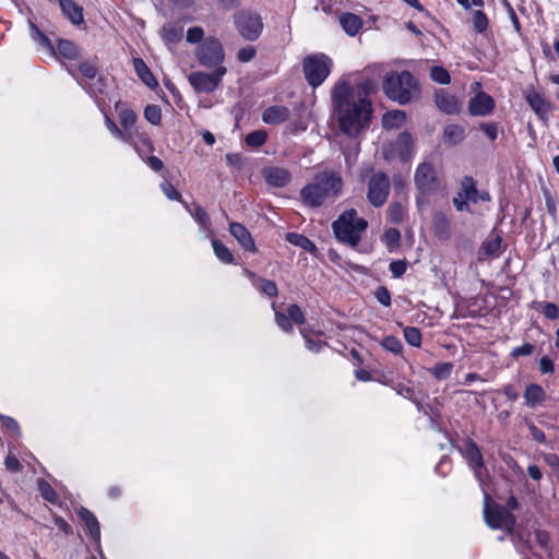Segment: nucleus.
I'll list each match as a JSON object with an SVG mask.
<instances>
[{
  "mask_svg": "<svg viewBox=\"0 0 559 559\" xmlns=\"http://www.w3.org/2000/svg\"><path fill=\"white\" fill-rule=\"evenodd\" d=\"M332 100L340 129L348 136H357L368 127L371 103L367 84L338 82L333 90Z\"/></svg>",
  "mask_w": 559,
  "mask_h": 559,
  "instance_id": "nucleus-1",
  "label": "nucleus"
},
{
  "mask_svg": "<svg viewBox=\"0 0 559 559\" xmlns=\"http://www.w3.org/2000/svg\"><path fill=\"white\" fill-rule=\"evenodd\" d=\"M342 191V179L335 173L318 174L313 180L301 190V199L309 206H319L328 200L335 199Z\"/></svg>",
  "mask_w": 559,
  "mask_h": 559,
  "instance_id": "nucleus-2",
  "label": "nucleus"
},
{
  "mask_svg": "<svg viewBox=\"0 0 559 559\" xmlns=\"http://www.w3.org/2000/svg\"><path fill=\"white\" fill-rule=\"evenodd\" d=\"M383 92L390 99L402 105L420 95L419 85L408 71L388 73L383 80Z\"/></svg>",
  "mask_w": 559,
  "mask_h": 559,
  "instance_id": "nucleus-3",
  "label": "nucleus"
},
{
  "mask_svg": "<svg viewBox=\"0 0 559 559\" xmlns=\"http://www.w3.org/2000/svg\"><path fill=\"white\" fill-rule=\"evenodd\" d=\"M367 225V221L358 217L355 210H348L333 223V230L340 241L356 247Z\"/></svg>",
  "mask_w": 559,
  "mask_h": 559,
  "instance_id": "nucleus-4",
  "label": "nucleus"
},
{
  "mask_svg": "<svg viewBox=\"0 0 559 559\" xmlns=\"http://www.w3.org/2000/svg\"><path fill=\"white\" fill-rule=\"evenodd\" d=\"M484 518L490 528L508 533L512 532L515 524L513 514L506 508L496 504L487 492L484 496Z\"/></svg>",
  "mask_w": 559,
  "mask_h": 559,
  "instance_id": "nucleus-5",
  "label": "nucleus"
},
{
  "mask_svg": "<svg viewBox=\"0 0 559 559\" xmlns=\"http://www.w3.org/2000/svg\"><path fill=\"white\" fill-rule=\"evenodd\" d=\"M195 58L205 68L223 66L225 52L222 43L212 36L205 38L197 48Z\"/></svg>",
  "mask_w": 559,
  "mask_h": 559,
  "instance_id": "nucleus-6",
  "label": "nucleus"
},
{
  "mask_svg": "<svg viewBox=\"0 0 559 559\" xmlns=\"http://www.w3.org/2000/svg\"><path fill=\"white\" fill-rule=\"evenodd\" d=\"M226 73V67L219 66L211 73L194 71L189 74L188 81L195 92L210 94L218 88Z\"/></svg>",
  "mask_w": 559,
  "mask_h": 559,
  "instance_id": "nucleus-7",
  "label": "nucleus"
},
{
  "mask_svg": "<svg viewBox=\"0 0 559 559\" xmlns=\"http://www.w3.org/2000/svg\"><path fill=\"white\" fill-rule=\"evenodd\" d=\"M304 71L312 86H319L330 74L331 60L324 55H314L305 59Z\"/></svg>",
  "mask_w": 559,
  "mask_h": 559,
  "instance_id": "nucleus-8",
  "label": "nucleus"
},
{
  "mask_svg": "<svg viewBox=\"0 0 559 559\" xmlns=\"http://www.w3.org/2000/svg\"><path fill=\"white\" fill-rule=\"evenodd\" d=\"M382 154L389 162H408L414 155V142L412 136L406 132L401 133L395 143H390L383 147Z\"/></svg>",
  "mask_w": 559,
  "mask_h": 559,
  "instance_id": "nucleus-9",
  "label": "nucleus"
},
{
  "mask_svg": "<svg viewBox=\"0 0 559 559\" xmlns=\"http://www.w3.org/2000/svg\"><path fill=\"white\" fill-rule=\"evenodd\" d=\"M235 24L240 35L247 40H255L263 29L261 16L249 11L237 13Z\"/></svg>",
  "mask_w": 559,
  "mask_h": 559,
  "instance_id": "nucleus-10",
  "label": "nucleus"
},
{
  "mask_svg": "<svg viewBox=\"0 0 559 559\" xmlns=\"http://www.w3.org/2000/svg\"><path fill=\"white\" fill-rule=\"evenodd\" d=\"M478 201H489V194L485 191H478L475 182L471 177H465L461 182V189L453 203L457 211H469L468 202L477 203Z\"/></svg>",
  "mask_w": 559,
  "mask_h": 559,
  "instance_id": "nucleus-11",
  "label": "nucleus"
},
{
  "mask_svg": "<svg viewBox=\"0 0 559 559\" xmlns=\"http://www.w3.org/2000/svg\"><path fill=\"white\" fill-rule=\"evenodd\" d=\"M415 185L423 195L436 192L440 188L435 167L427 162L420 163L415 171Z\"/></svg>",
  "mask_w": 559,
  "mask_h": 559,
  "instance_id": "nucleus-12",
  "label": "nucleus"
},
{
  "mask_svg": "<svg viewBox=\"0 0 559 559\" xmlns=\"http://www.w3.org/2000/svg\"><path fill=\"white\" fill-rule=\"evenodd\" d=\"M390 191V180L382 173L374 174L368 183L367 199L376 207L386 202Z\"/></svg>",
  "mask_w": 559,
  "mask_h": 559,
  "instance_id": "nucleus-13",
  "label": "nucleus"
},
{
  "mask_svg": "<svg viewBox=\"0 0 559 559\" xmlns=\"http://www.w3.org/2000/svg\"><path fill=\"white\" fill-rule=\"evenodd\" d=\"M475 96L468 102V111L472 116L485 117L490 115L496 106L493 98L481 91V85L475 82L472 85Z\"/></svg>",
  "mask_w": 559,
  "mask_h": 559,
  "instance_id": "nucleus-14",
  "label": "nucleus"
},
{
  "mask_svg": "<svg viewBox=\"0 0 559 559\" xmlns=\"http://www.w3.org/2000/svg\"><path fill=\"white\" fill-rule=\"evenodd\" d=\"M116 111L123 132L130 135L129 144L134 147L139 155H142L143 150L135 142V139H133L134 128H140L135 124L138 119L135 112L122 103L116 104Z\"/></svg>",
  "mask_w": 559,
  "mask_h": 559,
  "instance_id": "nucleus-15",
  "label": "nucleus"
},
{
  "mask_svg": "<svg viewBox=\"0 0 559 559\" xmlns=\"http://www.w3.org/2000/svg\"><path fill=\"white\" fill-rule=\"evenodd\" d=\"M263 178L265 181L273 187H284L290 181V174L287 169L277 167V166H270L262 170Z\"/></svg>",
  "mask_w": 559,
  "mask_h": 559,
  "instance_id": "nucleus-16",
  "label": "nucleus"
},
{
  "mask_svg": "<svg viewBox=\"0 0 559 559\" xmlns=\"http://www.w3.org/2000/svg\"><path fill=\"white\" fill-rule=\"evenodd\" d=\"M523 399L527 407L536 408L544 404L547 399V394L539 384L530 383L523 392Z\"/></svg>",
  "mask_w": 559,
  "mask_h": 559,
  "instance_id": "nucleus-17",
  "label": "nucleus"
},
{
  "mask_svg": "<svg viewBox=\"0 0 559 559\" xmlns=\"http://www.w3.org/2000/svg\"><path fill=\"white\" fill-rule=\"evenodd\" d=\"M525 99L531 108L540 118H546L550 111V104L535 90H527L525 92Z\"/></svg>",
  "mask_w": 559,
  "mask_h": 559,
  "instance_id": "nucleus-18",
  "label": "nucleus"
},
{
  "mask_svg": "<svg viewBox=\"0 0 559 559\" xmlns=\"http://www.w3.org/2000/svg\"><path fill=\"white\" fill-rule=\"evenodd\" d=\"M229 231L237 239V241L240 243V246L245 250L250 251V252L257 251L254 241H253L250 233L243 225H241L239 223H230Z\"/></svg>",
  "mask_w": 559,
  "mask_h": 559,
  "instance_id": "nucleus-19",
  "label": "nucleus"
},
{
  "mask_svg": "<svg viewBox=\"0 0 559 559\" xmlns=\"http://www.w3.org/2000/svg\"><path fill=\"white\" fill-rule=\"evenodd\" d=\"M79 516L86 526L91 537L96 543V547L100 546V526L95 515L85 508L79 510Z\"/></svg>",
  "mask_w": 559,
  "mask_h": 559,
  "instance_id": "nucleus-20",
  "label": "nucleus"
},
{
  "mask_svg": "<svg viewBox=\"0 0 559 559\" xmlns=\"http://www.w3.org/2000/svg\"><path fill=\"white\" fill-rule=\"evenodd\" d=\"M289 117V110L284 106H271L262 114L263 122L267 124H278L286 121Z\"/></svg>",
  "mask_w": 559,
  "mask_h": 559,
  "instance_id": "nucleus-21",
  "label": "nucleus"
},
{
  "mask_svg": "<svg viewBox=\"0 0 559 559\" xmlns=\"http://www.w3.org/2000/svg\"><path fill=\"white\" fill-rule=\"evenodd\" d=\"M340 23L344 32L349 36L357 35L364 25L362 19L354 13L341 14Z\"/></svg>",
  "mask_w": 559,
  "mask_h": 559,
  "instance_id": "nucleus-22",
  "label": "nucleus"
},
{
  "mask_svg": "<svg viewBox=\"0 0 559 559\" xmlns=\"http://www.w3.org/2000/svg\"><path fill=\"white\" fill-rule=\"evenodd\" d=\"M133 68L140 80L150 88H155L158 85L157 80L146 66V63L140 59H133Z\"/></svg>",
  "mask_w": 559,
  "mask_h": 559,
  "instance_id": "nucleus-23",
  "label": "nucleus"
},
{
  "mask_svg": "<svg viewBox=\"0 0 559 559\" xmlns=\"http://www.w3.org/2000/svg\"><path fill=\"white\" fill-rule=\"evenodd\" d=\"M464 456L468 461L469 465L474 469V473L478 479L481 477V468H483V457L479 449L473 444L468 443L464 450Z\"/></svg>",
  "mask_w": 559,
  "mask_h": 559,
  "instance_id": "nucleus-24",
  "label": "nucleus"
},
{
  "mask_svg": "<svg viewBox=\"0 0 559 559\" xmlns=\"http://www.w3.org/2000/svg\"><path fill=\"white\" fill-rule=\"evenodd\" d=\"M436 104L440 110L445 114H454L457 112L461 108V104L459 99L447 93H438L436 95Z\"/></svg>",
  "mask_w": 559,
  "mask_h": 559,
  "instance_id": "nucleus-25",
  "label": "nucleus"
},
{
  "mask_svg": "<svg viewBox=\"0 0 559 559\" xmlns=\"http://www.w3.org/2000/svg\"><path fill=\"white\" fill-rule=\"evenodd\" d=\"M80 72L83 79L80 81V84L93 96H96V88L94 85L90 84L88 81H93L96 79L97 69L94 64L90 62H83L80 64Z\"/></svg>",
  "mask_w": 559,
  "mask_h": 559,
  "instance_id": "nucleus-26",
  "label": "nucleus"
},
{
  "mask_svg": "<svg viewBox=\"0 0 559 559\" xmlns=\"http://www.w3.org/2000/svg\"><path fill=\"white\" fill-rule=\"evenodd\" d=\"M63 14L73 23L81 24L83 22L82 9L73 0H59Z\"/></svg>",
  "mask_w": 559,
  "mask_h": 559,
  "instance_id": "nucleus-27",
  "label": "nucleus"
},
{
  "mask_svg": "<svg viewBox=\"0 0 559 559\" xmlns=\"http://www.w3.org/2000/svg\"><path fill=\"white\" fill-rule=\"evenodd\" d=\"M185 207L187 209L188 212H190V214L192 215L194 221L200 225V227L205 230V237H213L211 221L207 213L199 205L195 206L193 211L190 209L188 204H185Z\"/></svg>",
  "mask_w": 559,
  "mask_h": 559,
  "instance_id": "nucleus-28",
  "label": "nucleus"
},
{
  "mask_svg": "<svg viewBox=\"0 0 559 559\" xmlns=\"http://www.w3.org/2000/svg\"><path fill=\"white\" fill-rule=\"evenodd\" d=\"M182 26H177L170 23L166 24L160 31V36L169 48L176 45L182 38Z\"/></svg>",
  "mask_w": 559,
  "mask_h": 559,
  "instance_id": "nucleus-29",
  "label": "nucleus"
},
{
  "mask_svg": "<svg viewBox=\"0 0 559 559\" xmlns=\"http://www.w3.org/2000/svg\"><path fill=\"white\" fill-rule=\"evenodd\" d=\"M406 120L405 112L402 110L388 111L382 117V126L385 129H396L404 124Z\"/></svg>",
  "mask_w": 559,
  "mask_h": 559,
  "instance_id": "nucleus-30",
  "label": "nucleus"
},
{
  "mask_svg": "<svg viewBox=\"0 0 559 559\" xmlns=\"http://www.w3.org/2000/svg\"><path fill=\"white\" fill-rule=\"evenodd\" d=\"M464 139V129L459 124H450L443 129V142L455 145Z\"/></svg>",
  "mask_w": 559,
  "mask_h": 559,
  "instance_id": "nucleus-31",
  "label": "nucleus"
},
{
  "mask_svg": "<svg viewBox=\"0 0 559 559\" xmlns=\"http://www.w3.org/2000/svg\"><path fill=\"white\" fill-rule=\"evenodd\" d=\"M501 252V238L492 236L488 238L481 246L480 254L484 258L498 257Z\"/></svg>",
  "mask_w": 559,
  "mask_h": 559,
  "instance_id": "nucleus-32",
  "label": "nucleus"
},
{
  "mask_svg": "<svg viewBox=\"0 0 559 559\" xmlns=\"http://www.w3.org/2000/svg\"><path fill=\"white\" fill-rule=\"evenodd\" d=\"M133 139H135V142L143 150L142 155H140V157L144 159V155L154 150L153 143L148 134L144 132L142 128H134Z\"/></svg>",
  "mask_w": 559,
  "mask_h": 559,
  "instance_id": "nucleus-33",
  "label": "nucleus"
},
{
  "mask_svg": "<svg viewBox=\"0 0 559 559\" xmlns=\"http://www.w3.org/2000/svg\"><path fill=\"white\" fill-rule=\"evenodd\" d=\"M212 246L216 258L226 264L234 263V255L230 250L218 239L212 238Z\"/></svg>",
  "mask_w": 559,
  "mask_h": 559,
  "instance_id": "nucleus-34",
  "label": "nucleus"
},
{
  "mask_svg": "<svg viewBox=\"0 0 559 559\" xmlns=\"http://www.w3.org/2000/svg\"><path fill=\"white\" fill-rule=\"evenodd\" d=\"M531 307L550 320H555L559 316V308L552 302L533 301Z\"/></svg>",
  "mask_w": 559,
  "mask_h": 559,
  "instance_id": "nucleus-35",
  "label": "nucleus"
},
{
  "mask_svg": "<svg viewBox=\"0 0 559 559\" xmlns=\"http://www.w3.org/2000/svg\"><path fill=\"white\" fill-rule=\"evenodd\" d=\"M286 239L292 243V245H295L297 247H300L311 253H316L317 251V248L316 246L312 243V241H310L307 237H305L304 235H300V234H297V233H289L287 234L286 236Z\"/></svg>",
  "mask_w": 559,
  "mask_h": 559,
  "instance_id": "nucleus-36",
  "label": "nucleus"
},
{
  "mask_svg": "<svg viewBox=\"0 0 559 559\" xmlns=\"http://www.w3.org/2000/svg\"><path fill=\"white\" fill-rule=\"evenodd\" d=\"M435 231L436 235L441 238L445 239L450 236V223L448 218L443 214H437L435 217Z\"/></svg>",
  "mask_w": 559,
  "mask_h": 559,
  "instance_id": "nucleus-37",
  "label": "nucleus"
},
{
  "mask_svg": "<svg viewBox=\"0 0 559 559\" xmlns=\"http://www.w3.org/2000/svg\"><path fill=\"white\" fill-rule=\"evenodd\" d=\"M400 240H401V234L395 228H389L388 230H385V233L382 236L383 243L385 245L388 250L391 252L394 251L399 247Z\"/></svg>",
  "mask_w": 559,
  "mask_h": 559,
  "instance_id": "nucleus-38",
  "label": "nucleus"
},
{
  "mask_svg": "<svg viewBox=\"0 0 559 559\" xmlns=\"http://www.w3.org/2000/svg\"><path fill=\"white\" fill-rule=\"evenodd\" d=\"M58 52L67 59H75L79 55L78 47L69 40H59Z\"/></svg>",
  "mask_w": 559,
  "mask_h": 559,
  "instance_id": "nucleus-39",
  "label": "nucleus"
},
{
  "mask_svg": "<svg viewBox=\"0 0 559 559\" xmlns=\"http://www.w3.org/2000/svg\"><path fill=\"white\" fill-rule=\"evenodd\" d=\"M253 284L259 289L260 293L269 297H274L277 294V287L273 281H269L265 278H257Z\"/></svg>",
  "mask_w": 559,
  "mask_h": 559,
  "instance_id": "nucleus-40",
  "label": "nucleus"
},
{
  "mask_svg": "<svg viewBox=\"0 0 559 559\" xmlns=\"http://www.w3.org/2000/svg\"><path fill=\"white\" fill-rule=\"evenodd\" d=\"M472 25L477 33H484L488 27V19L480 10L472 12Z\"/></svg>",
  "mask_w": 559,
  "mask_h": 559,
  "instance_id": "nucleus-41",
  "label": "nucleus"
},
{
  "mask_svg": "<svg viewBox=\"0 0 559 559\" xmlns=\"http://www.w3.org/2000/svg\"><path fill=\"white\" fill-rule=\"evenodd\" d=\"M388 216L393 223H401L406 216V209L401 203H392L388 210Z\"/></svg>",
  "mask_w": 559,
  "mask_h": 559,
  "instance_id": "nucleus-42",
  "label": "nucleus"
},
{
  "mask_svg": "<svg viewBox=\"0 0 559 559\" xmlns=\"http://www.w3.org/2000/svg\"><path fill=\"white\" fill-rule=\"evenodd\" d=\"M105 126L108 129V131L112 134V136L126 143H129L130 135L124 133L123 130H121L120 128H118L117 124L107 115H105Z\"/></svg>",
  "mask_w": 559,
  "mask_h": 559,
  "instance_id": "nucleus-43",
  "label": "nucleus"
},
{
  "mask_svg": "<svg viewBox=\"0 0 559 559\" xmlns=\"http://www.w3.org/2000/svg\"><path fill=\"white\" fill-rule=\"evenodd\" d=\"M29 27L32 39L38 43L41 47L48 48L50 51H52L53 49L48 37L44 35L34 23L31 22Z\"/></svg>",
  "mask_w": 559,
  "mask_h": 559,
  "instance_id": "nucleus-44",
  "label": "nucleus"
},
{
  "mask_svg": "<svg viewBox=\"0 0 559 559\" xmlns=\"http://www.w3.org/2000/svg\"><path fill=\"white\" fill-rule=\"evenodd\" d=\"M267 133L264 130H255L246 136V143L251 147H259L266 141Z\"/></svg>",
  "mask_w": 559,
  "mask_h": 559,
  "instance_id": "nucleus-45",
  "label": "nucleus"
},
{
  "mask_svg": "<svg viewBox=\"0 0 559 559\" xmlns=\"http://www.w3.org/2000/svg\"><path fill=\"white\" fill-rule=\"evenodd\" d=\"M404 338L405 341L414 346L419 347L421 345V333L417 328L407 326L404 329Z\"/></svg>",
  "mask_w": 559,
  "mask_h": 559,
  "instance_id": "nucleus-46",
  "label": "nucleus"
},
{
  "mask_svg": "<svg viewBox=\"0 0 559 559\" xmlns=\"http://www.w3.org/2000/svg\"><path fill=\"white\" fill-rule=\"evenodd\" d=\"M144 117L150 123L157 126L162 120V110L157 105H148L144 109Z\"/></svg>",
  "mask_w": 559,
  "mask_h": 559,
  "instance_id": "nucleus-47",
  "label": "nucleus"
},
{
  "mask_svg": "<svg viewBox=\"0 0 559 559\" xmlns=\"http://www.w3.org/2000/svg\"><path fill=\"white\" fill-rule=\"evenodd\" d=\"M381 345L383 346L384 349L393 354H401L403 349L401 341L392 335L384 337L383 341L381 342Z\"/></svg>",
  "mask_w": 559,
  "mask_h": 559,
  "instance_id": "nucleus-48",
  "label": "nucleus"
},
{
  "mask_svg": "<svg viewBox=\"0 0 559 559\" xmlns=\"http://www.w3.org/2000/svg\"><path fill=\"white\" fill-rule=\"evenodd\" d=\"M430 78L435 82L440 83V84H448V83H450V74L442 67H432L430 69Z\"/></svg>",
  "mask_w": 559,
  "mask_h": 559,
  "instance_id": "nucleus-49",
  "label": "nucleus"
},
{
  "mask_svg": "<svg viewBox=\"0 0 559 559\" xmlns=\"http://www.w3.org/2000/svg\"><path fill=\"white\" fill-rule=\"evenodd\" d=\"M453 365L450 362L437 364L432 369L431 373L438 379H445L450 376Z\"/></svg>",
  "mask_w": 559,
  "mask_h": 559,
  "instance_id": "nucleus-50",
  "label": "nucleus"
},
{
  "mask_svg": "<svg viewBox=\"0 0 559 559\" xmlns=\"http://www.w3.org/2000/svg\"><path fill=\"white\" fill-rule=\"evenodd\" d=\"M38 489L45 500H47L49 502H56L57 495H56L53 488L46 480L38 481Z\"/></svg>",
  "mask_w": 559,
  "mask_h": 559,
  "instance_id": "nucleus-51",
  "label": "nucleus"
},
{
  "mask_svg": "<svg viewBox=\"0 0 559 559\" xmlns=\"http://www.w3.org/2000/svg\"><path fill=\"white\" fill-rule=\"evenodd\" d=\"M186 39L190 44H198V43L201 44L204 40V31H203V28L200 27V26L190 27L187 31Z\"/></svg>",
  "mask_w": 559,
  "mask_h": 559,
  "instance_id": "nucleus-52",
  "label": "nucleus"
},
{
  "mask_svg": "<svg viewBox=\"0 0 559 559\" xmlns=\"http://www.w3.org/2000/svg\"><path fill=\"white\" fill-rule=\"evenodd\" d=\"M389 269L393 277L399 278L406 272L407 265L404 260H395L390 263Z\"/></svg>",
  "mask_w": 559,
  "mask_h": 559,
  "instance_id": "nucleus-53",
  "label": "nucleus"
},
{
  "mask_svg": "<svg viewBox=\"0 0 559 559\" xmlns=\"http://www.w3.org/2000/svg\"><path fill=\"white\" fill-rule=\"evenodd\" d=\"M292 322L300 324L304 322V313L297 305H290L287 309Z\"/></svg>",
  "mask_w": 559,
  "mask_h": 559,
  "instance_id": "nucleus-54",
  "label": "nucleus"
},
{
  "mask_svg": "<svg viewBox=\"0 0 559 559\" xmlns=\"http://www.w3.org/2000/svg\"><path fill=\"white\" fill-rule=\"evenodd\" d=\"M275 321L283 331L289 332L293 330L290 319L278 311H275Z\"/></svg>",
  "mask_w": 559,
  "mask_h": 559,
  "instance_id": "nucleus-55",
  "label": "nucleus"
},
{
  "mask_svg": "<svg viewBox=\"0 0 559 559\" xmlns=\"http://www.w3.org/2000/svg\"><path fill=\"white\" fill-rule=\"evenodd\" d=\"M160 189L169 200H180V193L171 183L163 182Z\"/></svg>",
  "mask_w": 559,
  "mask_h": 559,
  "instance_id": "nucleus-56",
  "label": "nucleus"
},
{
  "mask_svg": "<svg viewBox=\"0 0 559 559\" xmlns=\"http://www.w3.org/2000/svg\"><path fill=\"white\" fill-rule=\"evenodd\" d=\"M255 56V49L253 47H245V48H241L238 53H237V59L240 61V62H249L250 60L253 59V57Z\"/></svg>",
  "mask_w": 559,
  "mask_h": 559,
  "instance_id": "nucleus-57",
  "label": "nucleus"
},
{
  "mask_svg": "<svg viewBox=\"0 0 559 559\" xmlns=\"http://www.w3.org/2000/svg\"><path fill=\"white\" fill-rule=\"evenodd\" d=\"M376 298L377 300L385 306V307H389L391 305V295L389 293V290L385 288V287H379L377 290H376Z\"/></svg>",
  "mask_w": 559,
  "mask_h": 559,
  "instance_id": "nucleus-58",
  "label": "nucleus"
},
{
  "mask_svg": "<svg viewBox=\"0 0 559 559\" xmlns=\"http://www.w3.org/2000/svg\"><path fill=\"white\" fill-rule=\"evenodd\" d=\"M0 419L7 429H9L10 431H12L15 435L20 433V426L14 418L9 417V416H1Z\"/></svg>",
  "mask_w": 559,
  "mask_h": 559,
  "instance_id": "nucleus-59",
  "label": "nucleus"
},
{
  "mask_svg": "<svg viewBox=\"0 0 559 559\" xmlns=\"http://www.w3.org/2000/svg\"><path fill=\"white\" fill-rule=\"evenodd\" d=\"M534 346L530 343H525L521 346H518L512 349V356L519 357V356H528L533 353Z\"/></svg>",
  "mask_w": 559,
  "mask_h": 559,
  "instance_id": "nucleus-60",
  "label": "nucleus"
},
{
  "mask_svg": "<svg viewBox=\"0 0 559 559\" xmlns=\"http://www.w3.org/2000/svg\"><path fill=\"white\" fill-rule=\"evenodd\" d=\"M4 465H5L7 469L10 472H17L20 469L19 460L14 455H11V454H9L5 457Z\"/></svg>",
  "mask_w": 559,
  "mask_h": 559,
  "instance_id": "nucleus-61",
  "label": "nucleus"
},
{
  "mask_svg": "<svg viewBox=\"0 0 559 559\" xmlns=\"http://www.w3.org/2000/svg\"><path fill=\"white\" fill-rule=\"evenodd\" d=\"M305 338H306L307 348L311 352H319L324 346V343L319 338L317 341H314L306 335H305Z\"/></svg>",
  "mask_w": 559,
  "mask_h": 559,
  "instance_id": "nucleus-62",
  "label": "nucleus"
},
{
  "mask_svg": "<svg viewBox=\"0 0 559 559\" xmlns=\"http://www.w3.org/2000/svg\"><path fill=\"white\" fill-rule=\"evenodd\" d=\"M539 369L543 373H550L554 371V364L548 357H542L539 360Z\"/></svg>",
  "mask_w": 559,
  "mask_h": 559,
  "instance_id": "nucleus-63",
  "label": "nucleus"
},
{
  "mask_svg": "<svg viewBox=\"0 0 559 559\" xmlns=\"http://www.w3.org/2000/svg\"><path fill=\"white\" fill-rule=\"evenodd\" d=\"M145 163L155 171H158L163 168V162L156 156H148Z\"/></svg>",
  "mask_w": 559,
  "mask_h": 559,
  "instance_id": "nucleus-64",
  "label": "nucleus"
}]
</instances>
